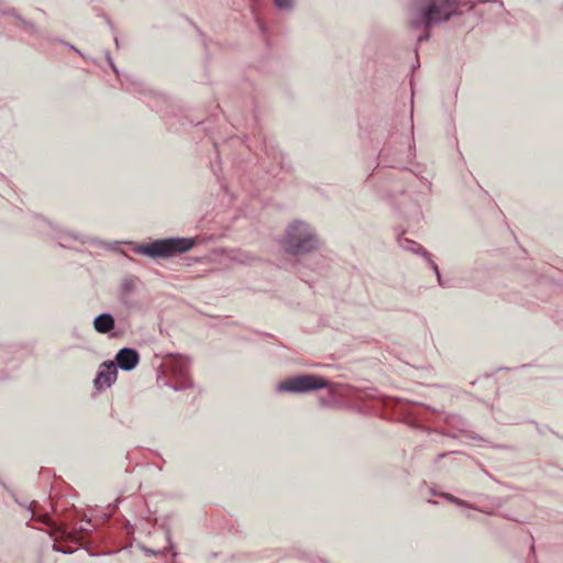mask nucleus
I'll list each match as a JSON object with an SVG mask.
<instances>
[{"label": "nucleus", "mask_w": 563, "mask_h": 563, "mask_svg": "<svg viewBox=\"0 0 563 563\" xmlns=\"http://www.w3.org/2000/svg\"><path fill=\"white\" fill-rule=\"evenodd\" d=\"M459 3L460 0H415L408 9V24L426 30L418 41L428 40V30L434 24L448 21L457 12Z\"/></svg>", "instance_id": "obj_1"}, {"label": "nucleus", "mask_w": 563, "mask_h": 563, "mask_svg": "<svg viewBox=\"0 0 563 563\" xmlns=\"http://www.w3.org/2000/svg\"><path fill=\"white\" fill-rule=\"evenodd\" d=\"M318 241L310 227L302 222L291 223L284 238L285 250L292 254H301L316 249Z\"/></svg>", "instance_id": "obj_2"}, {"label": "nucleus", "mask_w": 563, "mask_h": 563, "mask_svg": "<svg viewBox=\"0 0 563 563\" xmlns=\"http://www.w3.org/2000/svg\"><path fill=\"white\" fill-rule=\"evenodd\" d=\"M194 246L190 239L158 240L145 247V253L152 256H170L189 251Z\"/></svg>", "instance_id": "obj_3"}, {"label": "nucleus", "mask_w": 563, "mask_h": 563, "mask_svg": "<svg viewBox=\"0 0 563 563\" xmlns=\"http://www.w3.org/2000/svg\"><path fill=\"white\" fill-rule=\"evenodd\" d=\"M327 386L328 382L320 376L299 375L283 380L278 385V390L289 393H306L314 389L324 388Z\"/></svg>", "instance_id": "obj_4"}, {"label": "nucleus", "mask_w": 563, "mask_h": 563, "mask_svg": "<svg viewBox=\"0 0 563 563\" xmlns=\"http://www.w3.org/2000/svg\"><path fill=\"white\" fill-rule=\"evenodd\" d=\"M117 366L113 362L103 363L98 372L97 377L95 378V386L97 389H102L104 387L111 386V384L117 378Z\"/></svg>", "instance_id": "obj_5"}, {"label": "nucleus", "mask_w": 563, "mask_h": 563, "mask_svg": "<svg viewBox=\"0 0 563 563\" xmlns=\"http://www.w3.org/2000/svg\"><path fill=\"white\" fill-rule=\"evenodd\" d=\"M117 363L124 371L133 369L139 363V354L132 349H121L117 354Z\"/></svg>", "instance_id": "obj_6"}, {"label": "nucleus", "mask_w": 563, "mask_h": 563, "mask_svg": "<svg viewBox=\"0 0 563 563\" xmlns=\"http://www.w3.org/2000/svg\"><path fill=\"white\" fill-rule=\"evenodd\" d=\"M93 327L99 333H108L114 327V319L108 313L100 314L93 320Z\"/></svg>", "instance_id": "obj_7"}, {"label": "nucleus", "mask_w": 563, "mask_h": 563, "mask_svg": "<svg viewBox=\"0 0 563 563\" xmlns=\"http://www.w3.org/2000/svg\"><path fill=\"white\" fill-rule=\"evenodd\" d=\"M294 0H274V3L280 9H288L292 5Z\"/></svg>", "instance_id": "obj_8"}]
</instances>
